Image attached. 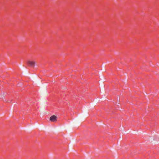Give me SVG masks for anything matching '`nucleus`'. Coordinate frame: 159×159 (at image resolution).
Masks as SVG:
<instances>
[{"mask_svg": "<svg viewBox=\"0 0 159 159\" xmlns=\"http://www.w3.org/2000/svg\"><path fill=\"white\" fill-rule=\"evenodd\" d=\"M35 62L34 61H29L27 62V64L30 66L33 67L34 66Z\"/></svg>", "mask_w": 159, "mask_h": 159, "instance_id": "obj_1", "label": "nucleus"}, {"mask_svg": "<svg viewBox=\"0 0 159 159\" xmlns=\"http://www.w3.org/2000/svg\"><path fill=\"white\" fill-rule=\"evenodd\" d=\"M50 120L52 122H55L57 120V117L55 116H52L50 118Z\"/></svg>", "mask_w": 159, "mask_h": 159, "instance_id": "obj_2", "label": "nucleus"}]
</instances>
